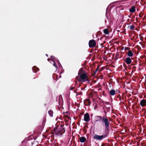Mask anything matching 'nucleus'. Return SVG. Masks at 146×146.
Returning a JSON list of instances; mask_svg holds the SVG:
<instances>
[{
	"label": "nucleus",
	"instance_id": "dca6fc26",
	"mask_svg": "<svg viewBox=\"0 0 146 146\" xmlns=\"http://www.w3.org/2000/svg\"><path fill=\"white\" fill-rule=\"evenodd\" d=\"M103 32L105 34L108 35L109 33V30L107 29H104V30Z\"/></svg>",
	"mask_w": 146,
	"mask_h": 146
},
{
	"label": "nucleus",
	"instance_id": "20e7f679",
	"mask_svg": "<svg viewBox=\"0 0 146 146\" xmlns=\"http://www.w3.org/2000/svg\"><path fill=\"white\" fill-rule=\"evenodd\" d=\"M96 42L95 40L92 39L90 40L89 42V45L90 48L94 47L96 45Z\"/></svg>",
	"mask_w": 146,
	"mask_h": 146
},
{
	"label": "nucleus",
	"instance_id": "5701e85b",
	"mask_svg": "<svg viewBox=\"0 0 146 146\" xmlns=\"http://www.w3.org/2000/svg\"><path fill=\"white\" fill-rule=\"evenodd\" d=\"M136 68V67L135 66H133L132 67V69L133 70V71H135Z\"/></svg>",
	"mask_w": 146,
	"mask_h": 146
},
{
	"label": "nucleus",
	"instance_id": "c756f323",
	"mask_svg": "<svg viewBox=\"0 0 146 146\" xmlns=\"http://www.w3.org/2000/svg\"><path fill=\"white\" fill-rule=\"evenodd\" d=\"M90 95H91V97H92V93H91V92H90Z\"/></svg>",
	"mask_w": 146,
	"mask_h": 146
},
{
	"label": "nucleus",
	"instance_id": "f3484780",
	"mask_svg": "<svg viewBox=\"0 0 146 146\" xmlns=\"http://www.w3.org/2000/svg\"><path fill=\"white\" fill-rule=\"evenodd\" d=\"M48 113L51 117L53 116V112L51 110H50L48 111Z\"/></svg>",
	"mask_w": 146,
	"mask_h": 146
},
{
	"label": "nucleus",
	"instance_id": "f704fd0d",
	"mask_svg": "<svg viewBox=\"0 0 146 146\" xmlns=\"http://www.w3.org/2000/svg\"><path fill=\"white\" fill-rule=\"evenodd\" d=\"M93 115V114H92L91 115V116H92Z\"/></svg>",
	"mask_w": 146,
	"mask_h": 146
},
{
	"label": "nucleus",
	"instance_id": "aec40b11",
	"mask_svg": "<svg viewBox=\"0 0 146 146\" xmlns=\"http://www.w3.org/2000/svg\"><path fill=\"white\" fill-rule=\"evenodd\" d=\"M119 54L118 52H117L116 53V55L115 58V60H117L118 58L119 57Z\"/></svg>",
	"mask_w": 146,
	"mask_h": 146
},
{
	"label": "nucleus",
	"instance_id": "6ab92c4d",
	"mask_svg": "<svg viewBox=\"0 0 146 146\" xmlns=\"http://www.w3.org/2000/svg\"><path fill=\"white\" fill-rule=\"evenodd\" d=\"M51 60L54 63V64H53V66L55 67V68L56 69H57L58 68V67L57 65L56 64V63L53 60H52V59H51Z\"/></svg>",
	"mask_w": 146,
	"mask_h": 146
},
{
	"label": "nucleus",
	"instance_id": "ddd939ff",
	"mask_svg": "<svg viewBox=\"0 0 146 146\" xmlns=\"http://www.w3.org/2000/svg\"><path fill=\"white\" fill-rule=\"evenodd\" d=\"M86 140V138L84 137H82L80 139V141L81 143H84Z\"/></svg>",
	"mask_w": 146,
	"mask_h": 146
},
{
	"label": "nucleus",
	"instance_id": "393cba45",
	"mask_svg": "<svg viewBox=\"0 0 146 146\" xmlns=\"http://www.w3.org/2000/svg\"><path fill=\"white\" fill-rule=\"evenodd\" d=\"M76 92H74V93L75 94H76V97H77L78 95H80V94H77L76 93Z\"/></svg>",
	"mask_w": 146,
	"mask_h": 146
},
{
	"label": "nucleus",
	"instance_id": "9d476101",
	"mask_svg": "<svg viewBox=\"0 0 146 146\" xmlns=\"http://www.w3.org/2000/svg\"><path fill=\"white\" fill-rule=\"evenodd\" d=\"M140 104L142 107H144L146 106V100H142L140 102Z\"/></svg>",
	"mask_w": 146,
	"mask_h": 146
},
{
	"label": "nucleus",
	"instance_id": "473e14b6",
	"mask_svg": "<svg viewBox=\"0 0 146 146\" xmlns=\"http://www.w3.org/2000/svg\"><path fill=\"white\" fill-rule=\"evenodd\" d=\"M50 60V59H48V61H49Z\"/></svg>",
	"mask_w": 146,
	"mask_h": 146
},
{
	"label": "nucleus",
	"instance_id": "c9c22d12",
	"mask_svg": "<svg viewBox=\"0 0 146 146\" xmlns=\"http://www.w3.org/2000/svg\"><path fill=\"white\" fill-rule=\"evenodd\" d=\"M131 92V94H132V92Z\"/></svg>",
	"mask_w": 146,
	"mask_h": 146
},
{
	"label": "nucleus",
	"instance_id": "cd10ccee",
	"mask_svg": "<svg viewBox=\"0 0 146 146\" xmlns=\"http://www.w3.org/2000/svg\"><path fill=\"white\" fill-rule=\"evenodd\" d=\"M58 62V64L59 66L60 65H60V63L59 62V61H58V62Z\"/></svg>",
	"mask_w": 146,
	"mask_h": 146
},
{
	"label": "nucleus",
	"instance_id": "72a5a7b5",
	"mask_svg": "<svg viewBox=\"0 0 146 146\" xmlns=\"http://www.w3.org/2000/svg\"><path fill=\"white\" fill-rule=\"evenodd\" d=\"M56 77H57V78H58V75H56Z\"/></svg>",
	"mask_w": 146,
	"mask_h": 146
},
{
	"label": "nucleus",
	"instance_id": "c85d7f7f",
	"mask_svg": "<svg viewBox=\"0 0 146 146\" xmlns=\"http://www.w3.org/2000/svg\"><path fill=\"white\" fill-rule=\"evenodd\" d=\"M110 91H115L113 89L111 90Z\"/></svg>",
	"mask_w": 146,
	"mask_h": 146
},
{
	"label": "nucleus",
	"instance_id": "a211bd4d",
	"mask_svg": "<svg viewBox=\"0 0 146 146\" xmlns=\"http://www.w3.org/2000/svg\"><path fill=\"white\" fill-rule=\"evenodd\" d=\"M128 28H129L131 30H133L135 28V26L133 25H131L129 26Z\"/></svg>",
	"mask_w": 146,
	"mask_h": 146
},
{
	"label": "nucleus",
	"instance_id": "2f4dec72",
	"mask_svg": "<svg viewBox=\"0 0 146 146\" xmlns=\"http://www.w3.org/2000/svg\"><path fill=\"white\" fill-rule=\"evenodd\" d=\"M46 56H48V55L47 54H46Z\"/></svg>",
	"mask_w": 146,
	"mask_h": 146
},
{
	"label": "nucleus",
	"instance_id": "7ed1b4c3",
	"mask_svg": "<svg viewBox=\"0 0 146 146\" xmlns=\"http://www.w3.org/2000/svg\"><path fill=\"white\" fill-rule=\"evenodd\" d=\"M108 136L107 134L104 135H100L97 134H95L93 138L96 140L102 141L103 139L106 138Z\"/></svg>",
	"mask_w": 146,
	"mask_h": 146
},
{
	"label": "nucleus",
	"instance_id": "6e6552de",
	"mask_svg": "<svg viewBox=\"0 0 146 146\" xmlns=\"http://www.w3.org/2000/svg\"><path fill=\"white\" fill-rule=\"evenodd\" d=\"M57 101H58L60 104H61L63 102V100L62 95H60L57 98Z\"/></svg>",
	"mask_w": 146,
	"mask_h": 146
},
{
	"label": "nucleus",
	"instance_id": "a878e982",
	"mask_svg": "<svg viewBox=\"0 0 146 146\" xmlns=\"http://www.w3.org/2000/svg\"><path fill=\"white\" fill-rule=\"evenodd\" d=\"M74 87H71L70 88V90H73V89H74Z\"/></svg>",
	"mask_w": 146,
	"mask_h": 146
},
{
	"label": "nucleus",
	"instance_id": "f8f14e48",
	"mask_svg": "<svg viewBox=\"0 0 146 146\" xmlns=\"http://www.w3.org/2000/svg\"><path fill=\"white\" fill-rule=\"evenodd\" d=\"M129 11L131 13H134L135 11V8L134 6H132L129 10Z\"/></svg>",
	"mask_w": 146,
	"mask_h": 146
},
{
	"label": "nucleus",
	"instance_id": "2eb2a0df",
	"mask_svg": "<svg viewBox=\"0 0 146 146\" xmlns=\"http://www.w3.org/2000/svg\"><path fill=\"white\" fill-rule=\"evenodd\" d=\"M85 72L82 69H80L78 72V75L79 76H80L83 73H84Z\"/></svg>",
	"mask_w": 146,
	"mask_h": 146
},
{
	"label": "nucleus",
	"instance_id": "e433bc0d",
	"mask_svg": "<svg viewBox=\"0 0 146 146\" xmlns=\"http://www.w3.org/2000/svg\"><path fill=\"white\" fill-rule=\"evenodd\" d=\"M145 82H146V79L145 80Z\"/></svg>",
	"mask_w": 146,
	"mask_h": 146
},
{
	"label": "nucleus",
	"instance_id": "9b49d317",
	"mask_svg": "<svg viewBox=\"0 0 146 146\" xmlns=\"http://www.w3.org/2000/svg\"><path fill=\"white\" fill-rule=\"evenodd\" d=\"M32 69L33 71L35 73L37 72L39 70V69L36 66H33Z\"/></svg>",
	"mask_w": 146,
	"mask_h": 146
},
{
	"label": "nucleus",
	"instance_id": "412c9836",
	"mask_svg": "<svg viewBox=\"0 0 146 146\" xmlns=\"http://www.w3.org/2000/svg\"><path fill=\"white\" fill-rule=\"evenodd\" d=\"M110 92L111 95L113 96L115 94V92Z\"/></svg>",
	"mask_w": 146,
	"mask_h": 146
},
{
	"label": "nucleus",
	"instance_id": "f257e3e1",
	"mask_svg": "<svg viewBox=\"0 0 146 146\" xmlns=\"http://www.w3.org/2000/svg\"><path fill=\"white\" fill-rule=\"evenodd\" d=\"M95 122L99 121L101 122L105 126L106 129H108L109 127V122L106 115L102 116L100 115L96 116L95 117Z\"/></svg>",
	"mask_w": 146,
	"mask_h": 146
},
{
	"label": "nucleus",
	"instance_id": "bb28decb",
	"mask_svg": "<svg viewBox=\"0 0 146 146\" xmlns=\"http://www.w3.org/2000/svg\"><path fill=\"white\" fill-rule=\"evenodd\" d=\"M99 66H98L97 67V68H96V72L97 70H98V69H99Z\"/></svg>",
	"mask_w": 146,
	"mask_h": 146
},
{
	"label": "nucleus",
	"instance_id": "0eeeda50",
	"mask_svg": "<svg viewBox=\"0 0 146 146\" xmlns=\"http://www.w3.org/2000/svg\"><path fill=\"white\" fill-rule=\"evenodd\" d=\"M124 61L127 64H129L132 62L131 58L130 57L126 58Z\"/></svg>",
	"mask_w": 146,
	"mask_h": 146
},
{
	"label": "nucleus",
	"instance_id": "1a4fd4ad",
	"mask_svg": "<svg viewBox=\"0 0 146 146\" xmlns=\"http://www.w3.org/2000/svg\"><path fill=\"white\" fill-rule=\"evenodd\" d=\"M84 103L85 105L88 106L90 105L91 102L89 99H86L84 100Z\"/></svg>",
	"mask_w": 146,
	"mask_h": 146
},
{
	"label": "nucleus",
	"instance_id": "423d86ee",
	"mask_svg": "<svg viewBox=\"0 0 146 146\" xmlns=\"http://www.w3.org/2000/svg\"><path fill=\"white\" fill-rule=\"evenodd\" d=\"M84 120L86 122H88L90 121V116L88 113H86L84 115Z\"/></svg>",
	"mask_w": 146,
	"mask_h": 146
},
{
	"label": "nucleus",
	"instance_id": "f03ea898",
	"mask_svg": "<svg viewBox=\"0 0 146 146\" xmlns=\"http://www.w3.org/2000/svg\"><path fill=\"white\" fill-rule=\"evenodd\" d=\"M88 73H85L81 74L80 76H77L76 77L75 82L77 83V80L79 82H84L88 80Z\"/></svg>",
	"mask_w": 146,
	"mask_h": 146
},
{
	"label": "nucleus",
	"instance_id": "4be33fe9",
	"mask_svg": "<svg viewBox=\"0 0 146 146\" xmlns=\"http://www.w3.org/2000/svg\"><path fill=\"white\" fill-rule=\"evenodd\" d=\"M137 62L136 61H135L134 63H133V62H132L131 63L132 65H134L135 64V63H137Z\"/></svg>",
	"mask_w": 146,
	"mask_h": 146
},
{
	"label": "nucleus",
	"instance_id": "4468645a",
	"mask_svg": "<svg viewBox=\"0 0 146 146\" xmlns=\"http://www.w3.org/2000/svg\"><path fill=\"white\" fill-rule=\"evenodd\" d=\"M128 56L132 57L133 55V54L131 50H129L127 53Z\"/></svg>",
	"mask_w": 146,
	"mask_h": 146
},
{
	"label": "nucleus",
	"instance_id": "7c9ffc66",
	"mask_svg": "<svg viewBox=\"0 0 146 146\" xmlns=\"http://www.w3.org/2000/svg\"><path fill=\"white\" fill-rule=\"evenodd\" d=\"M139 16L140 17H142V16H141V15H140V14H139Z\"/></svg>",
	"mask_w": 146,
	"mask_h": 146
},
{
	"label": "nucleus",
	"instance_id": "b1692460",
	"mask_svg": "<svg viewBox=\"0 0 146 146\" xmlns=\"http://www.w3.org/2000/svg\"><path fill=\"white\" fill-rule=\"evenodd\" d=\"M130 48L128 47H125V50H129V49Z\"/></svg>",
	"mask_w": 146,
	"mask_h": 146
},
{
	"label": "nucleus",
	"instance_id": "39448f33",
	"mask_svg": "<svg viewBox=\"0 0 146 146\" xmlns=\"http://www.w3.org/2000/svg\"><path fill=\"white\" fill-rule=\"evenodd\" d=\"M65 132V129L63 127H61L58 129V132L56 133L57 135L59 136H61Z\"/></svg>",
	"mask_w": 146,
	"mask_h": 146
}]
</instances>
